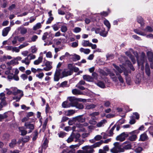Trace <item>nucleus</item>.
<instances>
[{
    "label": "nucleus",
    "mask_w": 153,
    "mask_h": 153,
    "mask_svg": "<svg viewBox=\"0 0 153 153\" xmlns=\"http://www.w3.org/2000/svg\"><path fill=\"white\" fill-rule=\"evenodd\" d=\"M11 90L12 91V94L14 95H17L18 94H21L23 93V91L22 90L18 89L16 87H11Z\"/></svg>",
    "instance_id": "12"
},
{
    "label": "nucleus",
    "mask_w": 153,
    "mask_h": 153,
    "mask_svg": "<svg viewBox=\"0 0 153 153\" xmlns=\"http://www.w3.org/2000/svg\"><path fill=\"white\" fill-rule=\"evenodd\" d=\"M16 143V140L15 139H13L12 140L11 142L9 144V146L10 147L13 148L15 146Z\"/></svg>",
    "instance_id": "40"
},
{
    "label": "nucleus",
    "mask_w": 153,
    "mask_h": 153,
    "mask_svg": "<svg viewBox=\"0 0 153 153\" xmlns=\"http://www.w3.org/2000/svg\"><path fill=\"white\" fill-rule=\"evenodd\" d=\"M52 62L49 61H47L45 64L46 67L43 68L44 70L46 71L50 70L52 68Z\"/></svg>",
    "instance_id": "14"
},
{
    "label": "nucleus",
    "mask_w": 153,
    "mask_h": 153,
    "mask_svg": "<svg viewBox=\"0 0 153 153\" xmlns=\"http://www.w3.org/2000/svg\"><path fill=\"white\" fill-rule=\"evenodd\" d=\"M10 29L11 28L10 27H7L4 28L2 31V35L3 36H7Z\"/></svg>",
    "instance_id": "18"
},
{
    "label": "nucleus",
    "mask_w": 153,
    "mask_h": 153,
    "mask_svg": "<svg viewBox=\"0 0 153 153\" xmlns=\"http://www.w3.org/2000/svg\"><path fill=\"white\" fill-rule=\"evenodd\" d=\"M75 113V110H70L66 111L65 114L68 116H70L74 114Z\"/></svg>",
    "instance_id": "32"
},
{
    "label": "nucleus",
    "mask_w": 153,
    "mask_h": 153,
    "mask_svg": "<svg viewBox=\"0 0 153 153\" xmlns=\"http://www.w3.org/2000/svg\"><path fill=\"white\" fill-rule=\"evenodd\" d=\"M81 29L79 27H76L73 30V31L75 33H78L81 31Z\"/></svg>",
    "instance_id": "55"
},
{
    "label": "nucleus",
    "mask_w": 153,
    "mask_h": 153,
    "mask_svg": "<svg viewBox=\"0 0 153 153\" xmlns=\"http://www.w3.org/2000/svg\"><path fill=\"white\" fill-rule=\"evenodd\" d=\"M103 103L104 106L106 107H109L111 106V103L109 101H104Z\"/></svg>",
    "instance_id": "51"
},
{
    "label": "nucleus",
    "mask_w": 153,
    "mask_h": 153,
    "mask_svg": "<svg viewBox=\"0 0 153 153\" xmlns=\"http://www.w3.org/2000/svg\"><path fill=\"white\" fill-rule=\"evenodd\" d=\"M83 78L84 80L88 82H92L93 81V78L91 76L87 75L83 76Z\"/></svg>",
    "instance_id": "22"
},
{
    "label": "nucleus",
    "mask_w": 153,
    "mask_h": 153,
    "mask_svg": "<svg viewBox=\"0 0 153 153\" xmlns=\"http://www.w3.org/2000/svg\"><path fill=\"white\" fill-rule=\"evenodd\" d=\"M75 66L73 64L70 63L68 65L67 68L72 74L73 72V69Z\"/></svg>",
    "instance_id": "31"
},
{
    "label": "nucleus",
    "mask_w": 153,
    "mask_h": 153,
    "mask_svg": "<svg viewBox=\"0 0 153 153\" xmlns=\"http://www.w3.org/2000/svg\"><path fill=\"white\" fill-rule=\"evenodd\" d=\"M126 64L128 65V66L130 68V69L132 71H134L135 70L134 67L131 64V62L128 61H127L126 62Z\"/></svg>",
    "instance_id": "48"
},
{
    "label": "nucleus",
    "mask_w": 153,
    "mask_h": 153,
    "mask_svg": "<svg viewBox=\"0 0 153 153\" xmlns=\"http://www.w3.org/2000/svg\"><path fill=\"white\" fill-rule=\"evenodd\" d=\"M26 129H29L28 133L31 132L34 129V126L33 124L29 122H25L24 125Z\"/></svg>",
    "instance_id": "9"
},
{
    "label": "nucleus",
    "mask_w": 153,
    "mask_h": 153,
    "mask_svg": "<svg viewBox=\"0 0 153 153\" xmlns=\"http://www.w3.org/2000/svg\"><path fill=\"white\" fill-rule=\"evenodd\" d=\"M27 57L28 58L30 61L31 60L34 59L36 58V56L32 53L28 54Z\"/></svg>",
    "instance_id": "41"
},
{
    "label": "nucleus",
    "mask_w": 153,
    "mask_h": 153,
    "mask_svg": "<svg viewBox=\"0 0 153 153\" xmlns=\"http://www.w3.org/2000/svg\"><path fill=\"white\" fill-rule=\"evenodd\" d=\"M95 31L96 33H99L100 35L103 37L106 36L108 33V30L106 31L104 28H101L100 27L96 28L95 29Z\"/></svg>",
    "instance_id": "5"
},
{
    "label": "nucleus",
    "mask_w": 153,
    "mask_h": 153,
    "mask_svg": "<svg viewBox=\"0 0 153 153\" xmlns=\"http://www.w3.org/2000/svg\"><path fill=\"white\" fill-rule=\"evenodd\" d=\"M145 73L148 76H149L151 75V71L149 66L147 63H146L145 67Z\"/></svg>",
    "instance_id": "21"
},
{
    "label": "nucleus",
    "mask_w": 153,
    "mask_h": 153,
    "mask_svg": "<svg viewBox=\"0 0 153 153\" xmlns=\"http://www.w3.org/2000/svg\"><path fill=\"white\" fill-rule=\"evenodd\" d=\"M61 30L62 32H65L67 30V28L66 26L63 25L61 27Z\"/></svg>",
    "instance_id": "61"
},
{
    "label": "nucleus",
    "mask_w": 153,
    "mask_h": 153,
    "mask_svg": "<svg viewBox=\"0 0 153 153\" xmlns=\"http://www.w3.org/2000/svg\"><path fill=\"white\" fill-rule=\"evenodd\" d=\"M106 123L107 120L105 119H103L97 123L96 126L98 128L103 127Z\"/></svg>",
    "instance_id": "17"
},
{
    "label": "nucleus",
    "mask_w": 153,
    "mask_h": 153,
    "mask_svg": "<svg viewBox=\"0 0 153 153\" xmlns=\"http://www.w3.org/2000/svg\"><path fill=\"white\" fill-rule=\"evenodd\" d=\"M17 30L20 31L21 34L23 35L26 34L27 32V29L23 26L19 27Z\"/></svg>",
    "instance_id": "19"
},
{
    "label": "nucleus",
    "mask_w": 153,
    "mask_h": 153,
    "mask_svg": "<svg viewBox=\"0 0 153 153\" xmlns=\"http://www.w3.org/2000/svg\"><path fill=\"white\" fill-rule=\"evenodd\" d=\"M136 57L137 59L138 66H141V70H143L144 69V63L146 61L145 53L144 52H142L139 56L137 54L136 56Z\"/></svg>",
    "instance_id": "1"
},
{
    "label": "nucleus",
    "mask_w": 153,
    "mask_h": 153,
    "mask_svg": "<svg viewBox=\"0 0 153 153\" xmlns=\"http://www.w3.org/2000/svg\"><path fill=\"white\" fill-rule=\"evenodd\" d=\"M96 84L97 86L102 88H104L105 87L104 83L101 81H99L96 83Z\"/></svg>",
    "instance_id": "45"
},
{
    "label": "nucleus",
    "mask_w": 153,
    "mask_h": 153,
    "mask_svg": "<svg viewBox=\"0 0 153 153\" xmlns=\"http://www.w3.org/2000/svg\"><path fill=\"white\" fill-rule=\"evenodd\" d=\"M74 139L73 137L71 134L68 137V139L67 140V141L68 143H70Z\"/></svg>",
    "instance_id": "62"
},
{
    "label": "nucleus",
    "mask_w": 153,
    "mask_h": 153,
    "mask_svg": "<svg viewBox=\"0 0 153 153\" xmlns=\"http://www.w3.org/2000/svg\"><path fill=\"white\" fill-rule=\"evenodd\" d=\"M125 78L127 84L128 85H130L131 82V79L130 77L129 76H126Z\"/></svg>",
    "instance_id": "52"
},
{
    "label": "nucleus",
    "mask_w": 153,
    "mask_h": 153,
    "mask_svg": "<svg viewBox=\"0 0 153 153\" xmlns=\"http://www.w3.org/2000/svg\"><path fill=\"white\" fill-rule=\"evenodd\" d=\"M76 122L74 120V118L73 117L71 120H69L68 122V123L69 125H73L75 122Z\"/></svg>",
    "instance_id": "57"
},
{
    "label": "nucleus",
    "mask_w": 153,
    "mask_h": 153,
    "mask_svg": "<svg viewBox=\"0 0 153 153\" xmlns=\"http://www.w3.org/2000/svg\"><path fill=\"white\" fill-rule=\"evenodd\" d=\"M68 99L70 102L69 103L71 107L75 106L77 101H83V100L81 98H76L74 97H69Z\"/></svg>",
    "instance_id": "4"
},
{
    "label": "nucleus",
    "mask_w": 153,
    "mask_h": 153,
    "mask_svg": "<svg viewBox=\"0 0 153 153\" xmlns=\"http://www.w3.org/2000/svg\"><path fill=\"white\" fill-rule=\"evenodd\" d=\"M48 141L47 139H45L44 141L42 147V149H45L48 146Z\"/></svg>",
    "instance_id": "38"
},
{
    "label": "nucleus",
    "mask_w": 153,
    "mask_h": 153,
    "mask_svg": "<svg viewBox=\"0 0 153 153\" xmlns=\"http://www.w3.org/2000/svg\"><path fill=\"white\" fill-rule=\"evenodd\" d=\"M134 132V131H133L129 133V134L131 135L128 137V140H129L131 141H133L135 140L137 138L136 135L135 134H133Z\"/></svg>",
    "instance_id": "20"
},
{
    "label": "nucleus",
    "mask_w": 153,
    "mask_h": 153,
    "mask_svg": "<svg viewBox=\"0 0 153 153\" xmlns=\"http://www.w3.org/2000/svg\"><path fill=\"white\" fill-rule=\"evenodd\" d=\"M83 115H79L76 116L74 118V120L76 122H78L79 123H84L85 121L86 118L83 117Z\"/></svg>",
    "instance_id": "10"
},
{
    "label": "nucleus",
    "mask_w": 153,
    "mask_h": 153,
    "mask_svg": "<svg viewBox=\"0 0 153 153\" xmlns=\"http://www.w3.org/2000/svg\"><path fill=\"white\" fill-rule=\"evenodd\" d=\"M142 147H138L135 149V151L136 153H140L142 151Z\"/></svg>",
    "instance_id": "59"
},
{
    "label": "nucleus",
    "mask_w": 153,
    "mask_h": 153,
    "mask_svg": "<svg viewBox=\"0 0 153 153\" xmlns=\"http://www.w3.org/2000/svg\"><path fill=\"white\" fill-rule=\"evenodd\" d=\"M113 65L116 69V70L113 69L114 71L115 70L120 74L123 72L124 70V67L123 66H120V67H119L114 64H113Z\"/></svg>",
    "instance_id": "15"
},
{
    "label": "nucleus",
    "mask_w": 153,
    "mask_h": 153,
    "mask_svg": "<svg viewBox=\"0 0 153 153\" xmlns=\"http://www.w3.org/2000/svg\"><path fill=\"white\" fill-rule=\"evenodd\" d=\"M147 55L150 62H152L153 59V53L151 51H148L147 52Z\"/></svg>",
    "instance_id": "24"
},
{
    "label": "nucleus",
    "mask_w": 153,
    "mask_h": 153,
    "mask_svg": "<svg viewBox=\"0 0 153 153\" xmlns=\"http://www.w3.org/2000/svg\"><path fill=\"white\" fill-rule=\"evenodd\" d=\"M30 139V137L29 136H26L25 137L23 138L22 139V141L24 143L28 142Z\"/></svg>",
    "instance_id": "53"
},
{
    "label": "nucleus",
    "mask_w": 153,
    "mask_h": 153,
    "mask_svg": "<svg viewBox=\"0 0 153 153\" xmlns=\"http://www.w3.org/2000/svg\"><path fill=\"white\" fill-rule=\"evenodd\" d=\"M114 72H115L120 82L122 83H124V80L121 75L115 70Z\"/></svg>",
    "instance_id": "25"
},
{
    "label": "nucleus",
    "mask_w": 153,
    "mask_h": 153,
    "mask_svg": "<svg viewBox=\"0 0 153 153\" xmlns=\"http://www.w3.org/2000/svg\"><path fill=\"white\" fill-rule=\"evenodd\" d=\"M134 31L137 34L143 36L146 35V34L140 31V30L137 29H134Z\"/></svg>",
    "instance_id": "44"
},
{
    "label": "nucleus",
    "mask_w": 153,
    "mask_h": 153,
    "mask_svg": "<svg viewBox=\"0 0 153 153\" xmlns=\"http://www.w3.org/2000/svg\"><path fill=\"white\" fill-rule=\"evenodd\" d=\"M58 135L59 137L63 138L66 136V133L64 132H60L58 133Z\"/></svg>",
    "instance_id": "60"
},
{
    "label": "nucleus",
    "mask_w": 153,
    "mask_h": 153,
    "mask_svg": "<svg viewBox=\"0 0 153 153\" xmlns=\"http://www.w3.org/2000/svg\"><path fill=\"white\" fill-rule=\"evenodd\" d=\"M114 147L111 150V152L112 153H119L124 152L122 145H120L118 142L114 143Z\"/></svg>",
    "instance_id": "3"
},
{
    "label": "nucleus",
    "mask_w": 153,
    "mask_h": 153,
    "mask_svg": "<svg viewBox=\"0 0 153 153\" xmlns=\"http://www.w3.org/2000/svg\"><path fill=\"white\" fill-rule=\"evenodd\" d=\"M79 51L81 52L84 53L85 54H88L90 52V50L88 48L85 49L81 48L79 49Z\"/></svg>",
    "instance_id": "27"
},
{
    "label": "nucleus",
    "mask_w": 153,
    "mask_h": 153,
    "mask_svg": "<svg viewBox=\"0 0 153 153\" xmlns=\"http://www.w3.org/2000/svg\"><path fill=\"white\" fill-rule=\"evenodd\" d=\"M104 23L105 25L107 27L108 31H109L111 27V25L109 22L108 20L105 19L104 21Z\"/></svg>",
    "instance_id": "42"
},
{
    "label": "nucleus",
    "mask_w": 153,
    "mask_h": 153,
    "mask_svg": "<svg viewBox=\"0 0 153 153\" xmlns=\"http://www.w3.org/2000/svg\"><path fill=\"white\" fill-rule=\"evenodd\" d=\"M100 144V142H96L91 146L87 145L84 146L82 149H84L85 153H93L94 152V149L99 147Z\"/></svg>",
    "instance_id": "2"
},
{
    "label": "nucleus",
    "mask_w": 153,
    "mask_h": 153,
    "mask_svg": "<svg viewBox=\"0 0 153 153\" xmlns=\"http://www.w3.org/2000/svg\"><path fill=\"white\" fill-rule=\"evenodd\" d=\"M19 62H17L16 61V59H14L12 60L11 61H10V62H8L7 63V64L8 65H16V64H18Z\"/></svg>",
    "instance_id": "46"
},
{
    "label": "nucleus",
    "mask_w": 153,
    "mask_h": 153,
    "mask_svg": "<svg viewBox=\"0 0 153 153\" xmlns=\"http://www.w3.org/2000/svg\"><path fill=\"white\" fill-rule=\"evenodd\" d=\"M72 74V73L67 68L64 69L62 72V76L61 78L71 75Z\"/></svg>",
    "instance_id": "11"
},
{
    "label": "nucleus",
    "mask_w": 153,
    "mask_h": 153,
    "mask_svg": "<svg viewBox=\"0 0 153 153\" xmlns=\"http://www.w3.org/2000/svg\"><path fill=\"white\" fill-rule=\"evenodd\" d=\"M135 122V120L134 119V116H131L130 117V123L131 124H134Z\"/></svg>",
    "instance_id": "56"
},
{
    "label": "nucleus",
    "mask_w": 153,
    "mask_h": 153,
    "mask_svg": "<svg viewBox=\"0 0 153 153\" xmlns=\"http://www.w3.org/2000/svg\"><path fill=\"white\" fill-rule=\"evenodd\" d=\"M21 62L22 63L25 64L26 65H28L30 63V61L28 59V58L27 56L24 59L22 60H21Z\"/></svg>",
    "instance_id": "28"
},
{
    "label": "nucleus",
    "mask_w": 153,
    "mask_h": 153,
    "mask_svg": "<svg viewBox=\"0 0 153 153\" xmlns=\"http://www.w3.org/2000/svg\"><path fill=\"white\" fill-rule=\"evenodd\" d=\"M62 106L64 108H68L71 107L69 102L67 101L63 102L62 103Z\"/></svg>",
    "instance_id": "36"
},
{
    "label": "nucleus",
    "mask_w": 153,
    "mask_h": 153,
    "mask_svg": "<svg viewBox=\"0 0 153 153\" xmlns=\"http://www.w3.org/2000/svg\"><path fill=\"white\" fill-rule=\"evenodd\" d=\"M137 21L140 24L141 28H143L144 26V22L143 19L141 16H138L137 18Z\"/></svg>",
    "instance_id": "16"
},
{
    "label": "nucleus",
    "mask_w": 153,
    "mask_h": 153,
    "mask_svg": "<svg viewBox=\"0 0 153 153\" xmlns=\"http://www.w3.org/2000/svg\"><path fill=\"white\" fill-rule=\"evenodd\" d=\"M128 132H124L117 136L116 139L117 140L122 142L124 141L126 138L128 137Z\"/></svg>",
    "instance_id": "8"
},
{
    "label": "nucleus",
    "mask_w": 153,
    "mask_h": 153,
    "mask_svg": "<svg viewBox=\"0 0 153 153\" xmlns=\"http://www.w3.org/2000/svg\"><path fill=\"white\" fill-rule=\"evenodd\" d=\"M61 69H56L54 75V80L55 81H58L62 76Z\"/></svg>",
    "instance_id": "7"
},
{
    "label": "nucleus",
    "mask_w": 153,
    "mask_h": 153,
    "mask_svg": "<svg viewBox=\"0 0 153 153\" xmlns=\"http://www.w3.org/2000/svg\"><path fill=\"white\" fill-rule=\"evenodd\" d=\"M122 145L124 151L125 150L130 149L131 148V144L128 142H125Z\"/></svg>",
    "instance_id": "13"
},
{
    "label": "nucleus",
    "mask_w": 153,
    "mask_h": 153,
    "mask_svg": "<svg viewBox=\"0 0 153 153\" xmlns=\"http://www.w3.org/2000/svg\"><path fill=\"white\" fill-rule=\"evenodd\" d=\"M107 59L110 60L114 58V56L113 55L111 54H108L106 55Z\"/></svg>",
    "instance_id": "63"
},
{
    "label": "nucleus",
    "mask_w": 153,
    "mask_h": 153,
    "mask_svg": "<svg viewBox=\"0 0 153 153\" xmlns=\"http://www.w3.org/2000/svg\"><path fill=\"white\" fill-rule=\"evenodd\" d=\"M43 61V57L42 56H39L37 59L35 60L33 62L34 65H37L41 63Z\"/></svg>",
    "instance_id": "23"
},
{
    "label": "nucleus",
    "mask_w": 153,
    "mask_h": 153,
    "mask_svg": "<svg viewBox=\"0 0 153 153\" xmlns=\"http://www.w3.org/2000/svg\"><path fill=\"white\" fill-rule=\"evenodd\" d=\"M90 43L88 40H83L82 42V46L85 47L89 46Z\"/></svg>",
    "instance_id": "35"
},
{
    "label": "nucleus",
    "mask_w": 153,
    "mask_h": 153,
    "mask_svg": "<svg viewBox=\"0 0 153 153\" xmlns=\"http://www.w3.org/2000/svg\"><path fill=\"white\" fill-rule=\"evenodd\" d=\"M44 21V20L41 23H38L35 25L33 27V30H36L41 28V24H42Z\"/></svg>",
    "instance_id": "26"
},
{
    "label": "nucleus",
    "mask_w": 153,
    "mask_h": 153,
    "mask_svg": "<svg viewBox=\"0 0 153 153\" xmlns=\"http://www.w3.org/2000/svg\"><path fill=\"white\" fill-rule=\"evenodd\" d=\"M72 136L73 137L74 139H75V142H77L78 141L79 139V138L80 137V135L78 133H72Z\"/></svg>",
    "instance_id": "29"
},
{
    "label": "nucleus",
    "mask_w": 153,
    "mask_h": 153,
    "mask_svg": "<svg viewBox=\"0 0 153 153\" xmlns=\"http://www.w3.org/2000/svg\"><path fill=\"white\" fill-rule=\"evenodd\" d=\"M116 126H113L111 129L109 131V135L110 136H111L113 135V131L114 130Z\"/></svg>",
    "instance_id": "58"
},
{
    "label": "nucleus",
    "mask_w": 153,
    "mask_h": 153,
    "mask_svg": "<svg viewBox=\"0 0 153 153\" xmlns=\"http://www.w3.org/2000/svg\"><path fill=\"white\" fill-rule=\"evenodd\" d=\"M23 93L20 94L19 96H15L13 97V99L16 100V102H19L21 97L23 96Z\"/></svg>",
    "instance_id": "43"
},
{
    "label": "nucleus",
    "mask_w": 153,
    "mask_h": 153,
    "mask_svg": "<svg viewBox=\"0 0 153 153\" xmlns=\"http://www.w3.org/2000/svg\"><path fill=\"white\" fill-rule=\"evenodd\" d=\"M5 99V94L3 93H1L0 94V111L6 104Z\"/></svg>",
    "instance_id": "6"
},
{
    "label": "nucleus",
    "mask_w": 153,
    "mask_h": 153,
    "mask_svg": "<svg viewBox=\"0 0 153 153\" xmlns=\"http://www.w3.org/2000/svg\"><path fill=\"white\" fill-rule=\"evenodd\" d=\"M141 29L146 32H152L153 31L152 28L150 26H147L146 28L143 29V28H141Z\"/></svg>",
    "instance_id": "34"
},
{
    "label": "nucleus",
    "mask_w": 153,
    "mask_h": 153,
    "mask_svg": "<svg viewBox=\"0 0 153 153\" xmlns=\"http://www.w3.org/2000/svg\"><path fill=\"white\" fill-rule=\"evenodd\" d=\"M76 108L79 109H82L83 108V105L80 103H79L77 102L76 104L75 105V106Z\"/></svg>",
    "instance_id": "49"
},
{
    "label": "nucleus",
    "mask_w": 153,
    "mask_h": 153,
    "mask_svg": "<svg viewBox=\"0 0 153 153\" xmlns=\"http://www.w3.org/2000/svg\"><path fill=\"white\" fill-rule=\"evenodd\" d=\"M72 93L74 95H81L83 93L80 91L76 89H74L72 90Z\"/></svg>",
    "instance_id": "30"
},
{
    "label": "nucleus",
    "mask_w": 153,
    "mask_h": 153,
    "mask_svg": "<svg viewBox=\"0 0 153 153\" xmlns=\"http://www.w3.org/2000/svg\"><path fill=\"white\" fill-rule=\"evenodd\" d=\"M59 22H57L56 24L52 26V27L54 31H56L59 30Z\"/></svg>",
    "instance_id": "47"
},
{
    "label": "nucleus",
    "mask_w": 153,
    "mask_h": 153,
    "mask_svg": "<svg viewBox=\"0 0 153 153\" xmlns=\"http://www.w3.org/2000/svg\"><path fill=\"white\" fill-rule=\"evenodd\" d=\"M38 36L36 35H34L31 38V40L28 41L29 42H35L38 38Z\"/></svg>",
    "instance_id": "54"
},
{
    "label": "nucleus",
    "mask_w": 153,
    "mask_h": 153,
    "mask_svg": "<svg viewBox=\"0 0 153 153\" xmlns=\"http://www.w3.org/2000/svg\"><path fill=\"white\" fill-rule=\"evenodd\" d=\"M147 136L146 133L142 134L140 136V139L142 141H144L147 139Z\"/></svg>",
    "instance_id": "37"
},
{
    "label": "nucleus",
    "mask_w": 153,
    "mask_h": 153,
    "mask_svg": "<svg viewBox=\"0 0 153 153\" xmlns=\"http://www.w3.org/2000/svg\"><path fill=\"white\" fill-rule=\"evenodd\" d=\"M71 58L73 61H76L79 60L80 59V57L79 56L74 54L71 56Z\"/></svg>",
    "instance_id": "33"
},
{
    "label": "nucleus",
    "mask_w": 153,
    "mask_h": 153,
    "mask_svg": "<svg viewBox=\"0 0 153 153\" xmlns=\"http://www.w3.org/2000/svg\"><path fill=\"white\" fill-rule=\"evenodd\" d=\"M96 107V105L93 104L86 105L85 107V109H91L94 108Z\"/></svg>",
    "instance_id": "39"
},
{
    "label": "nucleus",
    "mask_w": 153,
    "mask_h": 153,
    "mask_svg": "<svg viewBox=\"0 0 153 153\" xmlns=\"http://www.w3.org/2000/svg\"><path fill=\"white\" fill-rule=\"evenodd\" d=\"M78 42L77 40L75 42H72L71 44V47L73 48L77 47L78 46Z\"/></svg>",
    "instance_id": "64"
},
{
    "label": "nucleus",
    "mask_w": 153,
    "mask_h": 153,
    "mask_svg": "<svg viewBox=\"0 0 153 153\" xmlns=\"http://www.w3.org/2000/svg\"><path fill=\"white\" fill-rule=\"evenodd\" d=\"M37 50V48L35 46H33L31 48V51L32 53H36Z\"/></svg>",
    "instance_id": "50"
}]
</instances>
